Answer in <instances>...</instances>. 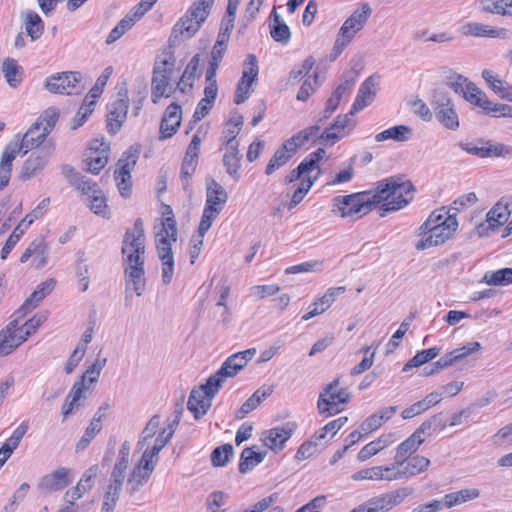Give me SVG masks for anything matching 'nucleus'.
I'll return each instance as SVG.
<instances>
[{
    "label": "nucleus",
    "mask_w": 512,
    "mask_h": 512,
    "mask_svg": "<svg viewBox=\"0 0 512 512\" xmlns=\"http://www.w3.org/2000/svg\"><path fill=\"white\" fill-rule=\"evenodd\" d=\"M415 187L404 176H392L378 182L376 190L371 193L374 206L382 203L386 212L397 211L407 206L414 197Z\"/></svg>",
    "instance_id": "f257e3e1"
},
{
    "label": "nucleus",
    "mask_w": 512,
    "mask_h": 512,
    "mask_svg": "<svg viewBox=\"0 0 512 512\" xmlns=\"http://www.w3.org/2000/svg\"><path fill=\"white\" fill-rule=\"evenodd\" d=\"M177 241V227L173 210L169 205L165 206L161 228L156 233V247L158 256L162 262V281L165 285L172 281L174 273V257L172 243Z\"/></svg>",
    "instance_id": "f03ea898"
},
{
    "label": "nucleus",
    "mask_w": 512,
    "mask_h": 512,
    "mask_svg": "<svg viewBox=\"0 0 512 512\" xmlns=\"http://www.w3.org/2000/svg\"><path fill=\"white\" fill-rule=\"evenodd\" d=\"M48 312L36 313L31 319L18 328V319L12 320L5 329L0 331V356L13 352L47 320Z\"/></svg>",
    "instance_id": "7ed1b4c3"
},
{
    "label": "nucleus",
    "mask_w": 512,
    "mask_h": 512,
    "mask_svg": "<svg viewBox=\"0 0 512 512\" xmlns=\"http://www.w3.org/2000/svg\"><path fill=\"white\" fill-rule=\"evenodd\" d=\"M227 200L228 194L222 185L212 178L207 179L206 203L198 227V233L201 237H204L206 232L211 228L214 220L219 216Z\"/></svg>",
    "instance_id": "20e7f679"
},
{
    "label": "nucleus",
    "mask_w": 512,
    "mask_h": 512,
    "mask_svg": "<svg viewBox=\"0 0 512 512\" xmlns=\"http://www.w3.org/2000/svg\"><path fill=\"white\" fill-rule=\"evenodd\" d=\"M123 265L145 263V234L141 218L134 222L133 229H127L122 242Z\"/></svg>",
    "instance_id": "39448f33"
},
{
    "label": "nucleus",
    "mask_w": 512,
    "mask_h": 512,
    "mask_svg": "<svg viewBox=\"0 0 512 512\" xmlns=\"http://www.w3.org/2000/svg\"><path fill=\"white\" fill-rule=\"evenodd\" d=\"M372 14V8L368 3H362L343 23L335 41L333 51L340 54L344 48L352 41L354 36L361 31L369 17Z\"/></svg>",
    "instance_id": "423d86ee"
},
{
    "label": "nucleus",
    "mask_w": 512,
    "mask_h": 512,
    "mask_svg": "<svg viewBox=\"0 0 512 512\" xmlns=\"http://www.w3.org/2000/svg\"><path fill=\"white\" fill-rule=\"evenodd\" d=\"M175 59L172 55L166 54L156 60L153 68L152 76V93L151 99L153 103H157L162 97H169L172 90L170 87V79L173 73Z\"/></svg>",
    "instance_id": "0eeeda50"
},
{
    "label": "nucleus",
    "mask_w": 512,
    "mask_h": 512,
    "mask_svg": "<svg viewBox=\"0 0 512 512\" xmlns=\"http://www.w3.org/2000/svg\"><path fill=\"white\" fill-rule=\"evenodd\" d=\"M333 212H338L342 218L354 215H365L374 207L371 192L365 191L333 199Z\"/></svg>",
    "instance_id": "6e6552de"
},
{
    "label": "nucleus",
    "mask_w": 512,
    "mask_h": 512,
    "mask_svg": "<svg viewBox=\"0 0 512 512\" xmlns=\"http://www.w3.org/2000/svg\"><path fill=\"white\" fill-rule=\"evenodd\" d=\"M413 493L410 487H402L391 492L372 497L355 507L351 512H388L400 505Z\"/></svg>",
    "instance_id": "1a4fd4ad"
},
{
    "label": "nucleus",
    "mask_w": 512,
    "mask_h": 512,
    "mask_svg": "<svg viewBox=\"0 0 512 512\" xmlns=\"http://www.w3.org/2000/svg\"><path fill=\"white\" fill-rule=\"evenodd\" d=\"M340 384V379L337 378L331 383L326 385L319 395L317 407L319 414L324 417H330L342 411L341 404H345L350 400V394L346 388H341L336 391Z\"/></svg>",
    "instance_id": "9d476101"
},
{
    "label": "nucleus",
    "mask_w": 512,
    "mask_h": 512,
    "mask_svg": "<svg viewBox=\"0 0 512 512\" xmlns=\"http://www.w3.org/2000/svg\"><path fill=\"white\" fill-rule=\"evenodd\" d=\"M436 119L447 129L456 130L459 119L449 94L442 90H435L430 102Z\"/></svg>",
    "instance_id": "9b49d317"
},
{
    "label": "nucleus",
    "mask_w": 512,
    "mask_h": 512,
    "mask_svg": "<svg viewBox=\"0 0 512 512\" xmlns=\"http://www.w3.org/2000/svg\"><path fill=\"white\" fill-rule=\"evenodd\" d=\"M45 88L56 94H77L84 89L82 85V74L80 72L68 71L56 73L45 81Z\"/></svg>",
    "instance_id": "f8f14e48"
},
{
    "label": "nucleus",
    "mask_w": 512,
    "mask_h": 512,
    "mask_svg": "<svg viewBox=\"0 0 512 512\" xmlns=\"http://www.w3.org/2000/svg\"><path fill=\"white\" fill-rule=\"evenodd\" d=\"M219 389V387L210 385V380L207 379L204 385L191 391L187 407L193 413L195 419H199L207 413L212 405V399Z\"/></svg>",
    "instance_id": "ddd939ff"
},
{
    "label": "nucleus",
    "mask_w": 512,
    "mask_h": 512,
    "mask_svg": "<svg viewBox=\"0 0 512 512\" xmlns=\"http://www.w3.org/2000/svg\"><path fill=\"white\" fill-rule=\"evenodd\" d=\"M138 151L132 153L131 150L124 153L123 157L117 163V169L114 172V178L117 187L123 197H128L131 191V170L136 164Z\"/></svg>",
    "instance_id": "4468645a"
},
{
    "label": "nucleus",
    "mask_w": 512,
    "mask_h": 512,
    "mask_svg": "<svg viewBox=\"0 0 512 512\" xmlns=\"http://www.w3.org/2000/svg\"><path fill=\"white\" fill-rule=\"evenodd\" d=\"M464 36L486 37L492 39H508L510 31L504 27H495L478 22H467L460 28Z\"/></svg>",
    "instance_id": "2eb2a0df"
},
{
    "label": "nucleus",
    "mask_w": 512,
    "mask_h": 512,
    "mask_svg": "<svg viewBox=\"0 0 512 512\" xmlns=\"http://www.w3.org/2000/svg\"><path fill=\"white\" fill-rule=\"evenodd\" d=\"M124 272L126 300L131 297L130 290H133L137 296H141L146 288L144 264L124 265Z\"/></svg>",
    "instance_id": "dca6fc26"
},
{
    "label": "nucleus",
    "mask_w": 512,
    "mask_h": 512,
    "mask_svg": "<svg viewBox=\"0 0 512 512\" xmlns=\"http://www.w3.org/2000/svg\"><path fill=\"white\" fill-rule=\"evenodd\" d=\"M71 482V470L62 467L43 476L38 483V488L43 492H55L64 489Z\"/></svg>",
    "instance_id": "f3484780"
},
{
    "label": "nucleus",
    "mask_w": 512,
    "mask_h": 512,
    "mask_svg": "<svg viewBox=\"0 0 512 512\" xmlns=\"http://www.w3.org/2000/svg\"><path fill=\"white\" fill-rule=\"evenodd\" d=\"M128 99L126 93L109 106L107 115V130L111 134H116L120 131L128 112Z\"/></svg>",
    "instance_id": "a211bd4d"
},
{
    "label": "nucleus",
    "mask_w": 512,
    "mask_h": 512,
    "mask_svg": "<svg viewBox=\"0 0 512 512\" xmlns=\"http://www.w3.org/2000/svg\"><path fill=\"white\" fill-rule=\"evenodd\" d=\"M378 85V78L374 75L369 76L360 85L358 94L352 105L351 114H355L356 112L364 109L374 101L378 91Z\"/></svg>",
    "instance_id": "6ab92c4d"
},
{
    "label": "nucleus",
    "mask_w": 512,
    "mask_h": 512,
    "mask_svg": "<svg viewBox=\"0 0 512 512\" xmlns=\"http://www.w3.org/2000/svg\"><path fill=\"white\" fill-rule=\"evenodd\" d=\"M56 282L53 279H48L40 283L36 290L25 300L22 306L15 312L18 318L25 316L32 311L37 305L49 295L55 288Z\"/></svg>",
    "instance_id": "aec40b11"
},
{
    "label": "nucleus",
    "mask_w": 512,
    "mask_h": 512,
    "mask_svg": "<svg viewBox=\"0 0 512 512\" xmlns=\"http://www.w3.org/2000/svg\"><path fill=\"white\" fill-rule=\"evenodd\" d=\"M181 116L182 109L180 105L172 103L166 108L160 124L161 139L171 138L177 132L181 123Z\"/></svg>",
    "instance_id": "412c9836"
},
{
    "label": "nucleus",
    "mask_w": 512,
    "mask_h": 512,
    "mask_svg": "<svg viewBox=\"0 0 512 512\" xmlns=\"http://www.w3.org/2000/svg\"><path fill=\"white\" fill-rule=\"evenodd\" d=\"M354 114L348 113L345 115H339L334 123L326 128L321 135L318 137L321 144L333 145L339 139L346 135L345 129L350 126L351 116Z\"/></svg>",
    "instance_id": "4be33fe9"
},
{
    "label": "nucleus",
    "mask_w": 512,
    "mask_h": 512,
    "mask_svg": "<svg viewBox=\"0 0 512 512\" xmlns=\"http://www.w3.org/2000/svg\"><path fill=\"white\" fill-rule=\"evenodd\" d=\"M296 425L287 423L281 427H275L265 432L263 443L271 450L278 451L284 447L286 441L291 437Z\"/></svg>",
    "instance_id": "5701e85b"
},
{
    "label": "nucleus",
    "mask_w": 512,
    "mask_h": 512,
    "mask_svg": "<svg viewBox=\"0 0 512 512\" xmlns=\"http://www.w3.org/2000/svg\"><path fill=\"white\" fill-rule=\"evenodd\" d=\"M52 150L53 147L51 146L48 149L44 148L33 152L24 162L22 168V177L24 179H30L39 171H41L46 166Z\"/></svg>",
    "instance_id": "b1692460"
},
{
    "label": "nucleus",
    "mask_w": 512,
    "mask_h": 512,
    "mask_svg": "<svg viewBox=\"0 0 512 512\" xmlns=\"http://www.w3.org/2000/svg\"><path fill=\"white\" fill-rule=\"evenodd\" d=\"M42 122H35L23 135L18 150L22 155L27 154L30 150L38 148L49 135L41 126Z\"/></svg>",
    "instance_id": "393cba45"
},
{
    "label": "nucleus",
    "mask_w": 512,
    "mask_h": 512,
    "mask_svg": "<svg viewBox=\"0 0 512 512\" xmlns=\"http://www.w3.org/2000/svg\"><path fill=\"white\" fill-rule=\"evenodd\" d=\"M298 147L295 143L288 139L280 148H278L266 166L265 173L273 174L277 169L284 166L296 153Z\"/></svg>",
    "instance_id": "a878e982"
},
{
    "label": "nucleus",
    "mask_w": 512,
    "mask_h": 512,
    "mask_svg": "<svg viewBox=\"0 0 512 512\" xmlns=\"http://www.w3.org/2000/svg\"><path fill=\"white\" fill-rule=\"evenodd\" d=\"M98 473V466L93 465L90 468H88L80 480L78 481L77 485L73 487L72 489L66 491L64 495V499H69L70 501H76L83 497V495L90 491L94 485V478L96 477Z\"/></svg>",
    "instance_id": "bb28decb"
},
{
    "label": "nucleus",
    "mask_w": 512,
    "mask_h": 512,
    "mask_svg": "<svg viewBox=\"0 0 512 512\" xmlns=\"http://www.w3.org/2000/svg\"><path fill=\"white\" fill-rule=\"evenodd\" d=\"M396 441L395 433H386L380 435L377 439L366 444L358 453L357 459L364 462L385 448L391 446Z\"/></svg>",
    "instance_id": "cd10ccee"
},
{
    "label": "nucleus",
    "mask_w": 512,
    "mask_h": 512,
    "mask_svg": "<svg viewBox=\"0 0 512 512\" xmlns=\"http://www.w3.org/2000/svg\"><path fill=\"white\" fill-rule=\"evenodd\" d=\"M475 5L482 13L512 18V0H475Z\"/></svg>",
    "instance_id": "c85d7f7f"
},
{
    "label": "nucleus",
    "mask_w": 512,
    "mask_h": 512,
    "mask_svg": "<svg viewBox=\"0 0 512 512\" xmlns=\"http://www.w3.org/2000/svg\"><path fill=\"white\" fill-rule=\"evenodd\" d=\"M425 441L424 437L419 435H410L406 440L398 445L396 448V454L394 459L397 465H404L409 457L419 449L422 443Z\"/></svg>",
    "instance_id": "c756f323"
},
{
    "label": "nucleus",
    "mask_w": 512,
    "mask_h": 512,
    "mask_svg": "<svg viewBox=\"0 0 512 512\" xmlns=\"http://www.w3.org/2000/svg\"><path fill=\"white\" fill-rule=\"evenodd\" d=\"M457 227L458 222L455 215H448L441 223L433 225L430 234L433 236L436 243L443 244L453 235Z\"/></svg>",
    "instance_id": "7c9ffc66"
},
{
    "label": "nucleus",
    "mask_w": 512,
    "mask_h": 512,
    "mask_svg": "<svg viewBox=\"0 0 512 512\" xmlns=\"http://www.w3.org/2000/svg\"><path fill=\"white\" fill-rule=\"evenodd\" d=\"M201 25L199 21L185 14L174 25L171 36L174 38L180 37L181 39H189L199 31Z\"/></svg>",
    "instance_id": "2f4dec72"
},
{
    "label": "nucleus",
    "mask_w": 512,
    "mask_h": 512,
    "mask_svg": "<svg viewBox=\"0 0 512 512\" xmlns=\"http://www.w3.org/2000/svg\"><path fill=\"white\" fill-rule=\"evenodd\" d=\"M243 123L244 118L239 113H234L228 119V121L225 123V128L222 133L224 146H239L238 141H236V137L241 132Z\"/></svg>",
    "instance_id": "473e14b6"
},
{
    "label": "nucleus",
    "mask_w": 512,
    "mask_h": 512,
    "mask_svg": "<svg viewBox=\"0 0 512 512\" xmlns=\"http://www.w3.org/2000/svg\"><path fill=\"white\" fill-rule=\"evenodd\" d=\"M19 152L17 146L14 148L7 146L3 151L0 161V190L8 185L11 178L12 163Z\"/></svg>",
    "instance_id": "72a5a7b5"
},
{
    "label": "nucleus",
    "mask_w": 512,
    "mask_h": 512,
    "mask_svg": "<svg viewBox=\"0 0 512 512\" xmlns=\"http://www.w3.org/2000/svg\"><path fill=\"white\" fill-rule=\"evenodd\" d=\"M272 22L270 23V34L274 41L286 44L291 38V32L288 25L283 21L274 8L270 15Z\"/></svg>",
    "instance_id": "f704fd0d"
},
{
    "label": "nucleus",
    "mask_w": 512,
    "mask_h": 512,
    "mask_svg": "<svg viewBox=\"0 0 512 512\" xmlns=\"http://www.w3.org/2000/svg\"><path fill=\"white\" fill-rule=\"evenodd\" d=\"M479 495L480 491L477 488H466L444 495L442 501L444 507L452 508L454 506L477 499Z\"/></svg>",
    "instance_id": "c9c22d12"
},
{
    "label": "nucleus",
    "mask_w": 512,
    "mask_h": 512,
    "mask_svg": "<svg viewBox=\"0 0 512 512\" xmlns=\"http://www.w3.org/2000/svg\"><path fill=\"white\" fill-rule=\"evenodd\" d=\"M431 462L428 458L420 455L409 457L405 464L400 467L404 479L412 478L425 472Z\"/></svg>",
    "instance_id": "e433bc0d"
},
{
    "label": "nucleus",
    "mask_w": 512,
    "mask_h": 512,
    "mask_svg": "<svg viewBox=\"0 0 512 512\" xmlns=\"http://www.w3.org/2000/svg\"><path fill=\"white\" fill-rule=\"evenodd\" d=\"M152 470H146L143 467L136 465L127 479L126 491L130 495H134L140 490L149 480Z\"/></svg>",
    "instance_id": "4c0bfd02"
},
{
    "label": "nucleus",
    "mask_w": 512,
    "mask_h": 512,
    "mask_svg": "<svg viewBox=\"0 0 512 512\" xmlns=\"http://www.w3.org/2000/svg\"><path fill=\"white\" fill-rule=\"evenodd\" d=\"M412 133L411 127L407 125H396L376 134L375 140L377 142H383L386 140L406 142L411 138Z\"/></svg>",
    "instance_id": "58836bf2"
},
{
    "label": "nucleus",
    "mask_w": 512,
    "mask_h": 512,
    "mask_svg": "<svg viewBox=\"0 0 512 512\" xmlns=\"http://www.w3.org/2000/svg\"><path fill=\"white\" fill-rule=\"evenodd\" d=\"M225 150L223 164L227 173L237 181L240 178L239 169L242 156L238 150V146H225Z\"/></svg>",
    "instance_id": "ea45409f"
},
{
    "label": "nucleus",
    "mask_w": 512,
    "mask_h": 512,
    "mask_svg": "<svg viewBox=\"0 0 512 512\" xmlns=\"http://www.w3.org/2000/svg\"><path fill=\"white\" fill-rule=\"evenodd\" d=\"M239 373V366L235 365L230 356L223 362L221 367L212 374L208 379L210 380V385L214 387H222L223 382L226 378H231L236 376Z\"/></svg>",
    "instance_id": "a19ab883"
},
{
    "label": "nucleus",
    "mask_w": 512,
    "mask_h": 512,
    "mask_svg": "<svg viewBox=\"0 0 512 512\" xmlns=\"http://www.w3.org/2000/svg\"><path fill=\"white\" fill-rule=\"evenodd\" d=\"M180 418L181 413L179 412L175 416V419L169 423L167 427L161 429L154 441L153 446L150 447L152 452L159 454L160 451L169 443L180 423Z\"/></svg>",
    "instance_id": "79ce46f5"
},
{
    "label": "nucleus",
    "mask_w": 512,
    "mask_h": 512,
    "mask_svg": "<svg viewBox=\"0 0 512 512\" xmlns=\"http://www.w3.org/2000/svg\"><path fill=\"white\" fill-rule=\"evenodd\" d=\"M92 187L93 188H91V190L81 193L88 196L90 201V208L95 214L107 217L108 209L106 198L102 195V192L96 183H92Z\"/></svg>",
    "instance_id": "37998d69"
},
{
    "label": "nucleus",
    "mask_w": 512,
    "mask_h": 512,
    "mask_svg": "<svg viewBox=\"0 0 512 512\" xmlns=\"http://www.w3.org/2000/svg\"><path fill=\"white\" fill-rule=\"evenodd\" d=\"M62 173L69 181V183L77 190L81 192H87L91 190L92 182L86 176L76 172L74 168L68 164L62 166Z\"/></svg>",
    "instance_id": "c03bdc74"
},
{
    "label": "nucleus",
    "mask_w": 512,
    "mask_h": 512,
    "mask_svg": "<svg viewBox=\"0 0 512 512\" xmlns=\"http://www.w3.org/2000/svg\"><path fill=\"white\" fill-rule=\"evenodd\" d=\"M481 282L490 286H507L512 284V268H501L496 271H487Z\"/></svg>",
    "instance_id": "a18cd8bd"
},
{
    "label": "nucleus",
    "mask_w": 512,
    "mask_h": 512,
    "mask_svg": "<svg viewBox=\"0 0 512 512\" xmlns=\"http://www.w3.org/2000/svg\"><path fill=\"white\" fill-rule=\"evenodd\" d=\"M25 30L31 40H37L44 31V24L41 17L35 11H27L24 19Z\"/></svg>",
    "instance_id": "49530a36"
},
{
    "label": "nucleus",
    "mask_w": 512,
    "mask_h": 512,
    "mask_svg": "<svg viewBox=\"0 0 512 512\" xmlns=\"http://www.w3.org/2000/svg\"><path fill=\"white\" fill-rule=\"evenodd\" d=\"M265 455V453L254 451L253 448H245L240 456L239 472L245 474L252 470L263 461Z\"/></svg>",
    "instance_id": "de8ad7c7"
},
{
    "label": "nucleus",
    "mask_w": 512,
    "mask_h": 512,
    "mask_svg": "<svg viewBox=\"0 0 512 512\" xmlns=\"http://www.w3.org/2000/svg\"><path fill=\"white\" fill-rule=\"evenodd\" d=\"M441 353L440 347H431L417 352L403 367V371L406 372L412 368H417L423 364L433 360Z\"/></svg>",
    "instance_id": "09e8293b"
},
{
    "label": "nucleus",
    "mask_w": 512,
    "mask_h": 512,
    "mask_svg": "<svg viewBox=\"0 0 512 512\" xmlns=\"http://www.w3.org/2000/svg\"><path fill=\"white\" fill-rule=\"evenodd\" d=\"M2 72L11 87H16L22 80L21 68L15 59L6 58L2 64Z\"/></svg>",
    "instance_id": "8fccbe9b"
},
{
    "label": "nucleus",
    "mask_w": 512,
    "mask_h": 512,
    "mask_svg": "<svg viewBox=\"0 0 512 512\" xmlns=\"http://www.w3.org/2000/svg\"><path fill=\"white\" fill-rule=\"evenodd\" d=\"M214 1L215 0H199L194 2L187 10L186 14L196 21H199L200 24H203L210 14Z\"/></svg>",
    "instance_id": "3c124183"
},
{
    "label": "nucleus",
    "mask_w": 512,
    "mask_h": 512,
    "mask_svg": "<svg viewBox=\"0 0 512 512\" xmlns=\"http://www.w3.org/2000/svg\"><path fill=\"white\" fill-rule=\"evenodd\" d=\"M462 95L467 101L481 107L483 110L488 108L487 105L490 104V100H488L486 94L471 82L466 84Z\"/></svg>",
    "instance_id": "603ef678"
},
{
    "label": "nucleus",
    "mask_w": 512,
    "mask_h": 512,
    "mask_svg": "<svg viewBox=\"0 0 512 512\" xmlns=\"http://www.w3.org/2000/svg\"><path fill=\"white\" fill-rule=\"evenodd\" d=\"M32 249H33V259L32 264L35 268L41 269L47 263V258L49 254V247L45 243L44 239L37 238L32 241Z\"/></svg>",
    "instance_id": "864d4df0"
},
{
    "label": "nucleus",
    "mask_w": 512,
    "mask_h": 512,
    "mask_svg": "<svg viewBox=\"0 0 512 512\" xmlns=\"http://www.w3.org/2000/svg\"><path fill=\"white\" fill-rule=\"evenodd\" d=\"M510 215V211L508 207L502 205L500 203L496 204L488 213H487V222L489 224V228L496 229L507 222Z\"/></svg>",
    "instance_id": "5fc2aeb1"
},
{
    "label": "nucleus",
    "mask_w": 512,
    "mask_h": 512,
    "mask_svg": "<svg viewBox=\"0 0 512 512\" xmlns=\"http://www.w3.org/2000/svg\"><path fill=\"white\" fill-rule=\"evenodd\" d=\"M102 430V423H99L98 417H93L89 426L86 428L83 436L77 442L75 451L77 453L84 451L92 441V439Z\"/></svg>",
    "instance_id": "6e6d98bb"
},
{
    "label": "nucleus",
    "mask_w": 512,
    "mask_h": 512,
    "mask_svg": "<svg viewBox=\"0 0 512 512\" xmlns=\"http://www.w3.org/2000/svg\"><path fill=\"white\" fill-rule=\"evenodd\" d=\"M445 427V423L443 422L441 414L434 415L430 417L428 420L424 421L414 432V435H419L421 437L430 436L433 432H435L438 428Z\"/></svg>",
    "instance_id": "4d7b16f0"
},
{
    "label": "nucleus",
    "mask_w": 512,
    "mask_h": 512,
    "mask_svg": "<svg viewBox=\"0 0 512 512\" xmlns=\"http://www.w3.org/2000/svg\"><path fill=\"white\" fill-rule=\"evenodd\" d=\"M102 150L95 157L90 156L87 158V169L89 172L93 174H99L100 171L106 166L108 163V155L107 151L109 150V146L101 143Z\"/></svg>",
    "instance_id": "13d9d810"
},
{
    "label": "nucleus",
    "mask_w": 512,
    "mask_h": 512,
    "mask_svg": "<svg viewBox=\"0 0 512 512\" xmlns=\"http://www.w3.org/2000/svg\"><path fill=\"white\" fill-rule=\"evenodd\" d=\"M95 105H96L95 100H89L88 96L85 97L83 104L80 106V108L78 109V111L73 119V124H72L73 129H77L78 127L82 126L85 123V121L89 118V116L94 111Z\"/></svg>",
    "instance_id": "bf43d9fd"
},
{
    "label": "nucleus",
    "mask_w": 512,
    "mask_h": 512,
    "mask_svg": "<svg viewBox=\"0 0 512 512\" xmlns=\"http://www.w3.org/2000/svg\"><path fill=\"white\" fill-rule=\"evenodd\" d=\"M233 446L231 444H224L215 448L211 454V462L215 467H223L227 464L233 455Z\"/></svg>",
    "instance_id": "052dcab7"
},
{
    "label": "nucleus",
    "mask_w": 512,
    "mask_h": 512,
    "mask_svg": "<svg viewBox=\"0 0 512 512\" xmlns=\"http://www.w3.org/2000/svg\"><path fill=\"white\" fill-rule=\"evenodd\" d=\"M414 316L410 315L400 324L398 330L392 335L390 341L387 344V354L393 353L400 345V340L403 338L405 333L408 331Z\"/></svg>",
    "instance_id": "680f3d73"
},
{
    "label": "nucleus",
    "mask_w": 512,
    "mask_h": 512,
    "mask_svg": "<svg viewBox=\"0 0 512 512\" xmlns=\"http://www.w3.org/2000/svg\"><path fill=\"white\" fill-rule=\"evenodd\" d=\"M323 148H318L316 151L310 153L297 167L299 172L303 174L311 172L318 167V163L325 155Z\"/></svg>",
    "instance_id": "e2e57ef3"
},
{
    "label": "nucleus",
    "mask_w": 512,
    "mask_h": 512,
    "mask_svg": "<svg viewBox=\"0 0 512 512\" xmlns=\"http://www.w3.org/2000/svg\"><path fill=\"white\" fill-rule=\"evenodd\" d=\"M50 203L49 198H44L34 210H32L29 214H27L21 222L18 224L19 227L24 229H28V227L37 219L41 218L44 215L45 210L47 209Z\"/></svg>",
    "instance_id": "0e129e2a"
},
{
    "label": "nucleus",
    "mask_w": 512,
    "mask_h": 512,
    "mask_svg": "<svg viewBox=\"0 0 512 512\" xmlns=\"http://www.w3.org/2000/svg\"><path fill=\"white\" fill-rule=\"evenodd\" d=\"M160 424L161 417L159 415H154L150 418L142 431V438L138 442V445L141 446V448H144L148 440L152 439L158 433Z\"/></svg>",
    "instance_id": "69168bd1"
},
{
    "label": "nucleus",
    "mask_w": 512,
    "mask_h": 512,
    "mask_svg": "<svg viewBox=\"0 0 512 512\" xmlns=\"http://www.w3.org/2000/svg\"><path fill=\"white\" fill-rule=\"evenodd\" d=\"M199 64H200V56H199V54H196L192 57V59L187 64V66L181 76L179 86L181 84H184V85H188V86L192 87L193 80L197 75Z\"/></svg>",
    "instance_id": "338daca9"
},
{
    "label": "nucleus",
    "mask_w": 512,
    "mask_h": 512,
    "mask_svg": "<svg viewBox=\"0 0 512 512\" xmlns=\"http://www.w3.org/2000/svg\"><path fill=\"white\" fill-rule=\"evenodd\" d=\"M482 77L486 80L491 89L501 98L502 94H504L507 91V88L510 86L507 82L501 80L490 70H483Z\"/></svg>",
    "instance_id": "774afa93"
}]
</instances>
